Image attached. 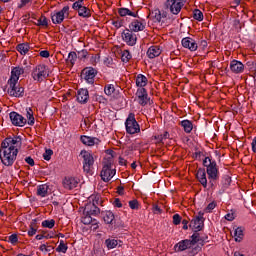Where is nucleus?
<instances>
[{
	"mask_svg": "<svg viewBox=\"0 0 256 256\" xmlns=\"http://www.w3.org/2000/svg\"><path fill=\"white\" fill-rule=\"evenodd\" d=\"M21 147V137H8L3 140L0 148V159L5 167H12Z\"/></svg>",
	"mask_w": 256,
	"mask_h": 256,
	"instance_id": "obj_1",
	"label": "nucleus"
},
{
	"mask_svg": "<svg viewBox=\"0 0 256 256\" xmlns=\"http://www.w3.org/2000/svg\"><path fill=\"white\" fill-rule=\"evenodd\" d=\"M203 165L206 167L208 179H219V166H217V162L213 158L205 157Z\"/></svg>",
	"mask_w": 256,
	"mask_h": 256,
	"instance_id": "obj_2",
	"label": "nucleus"
},
{
	"mask_svg": "<svg viewBox=\"0 0 256 256\" xmlns=\"http://www.w3.org/2000/svg\"><path fill=\"white\" fill-rule=\"evenodd\" d=\"M31 76L37 83H43V81L49 77V67L44 64H39L32 70Z\"/></svg>",
	"mask_w": 256,
	"mask_h": 256,
	"instance_id": "obj_3",
	"label": "nucleus"
},
{
	"mask_svg": "<svg viewBox=\"0 0 256 256\" xmlns=\"http://www.w3.org/2000/svg\"><path fill=\"white\" fill-rule=\"evenodd\" d=\"M80 155L83 159L82 165L84 173H91L93 165H95V158L93 157V154L87 150H82Z\"/></svg>",
	"mask_w": 256,
	"mask_h": 256,
	"instance_id": "obj_4",
	"label": "nucleus"
},
{
	"mask_svg": "<svg viewBox=\"0 0 256 256\" xmlns=\"http://www.w3.org/2000/svg\"><path fill=\"white\" fill-rule=\"evenodd\" d=\"M89 201H93V203L89 202L85 205L83 215H99V207H97L99 204V196H91Z\"/></svg>",
	"mask_w": 256,
	"mask_h": 256,
	"instance_id": "obj_5",
	"label": "nucleus"
},
{
	"mask_svg": "<svg viewBox=\"0 0 256 256\" xmlns=\"http://www.w3.org/2000/svg\"><path fill=\"white\" fill-rule=\"evenodd\" d=\"M126 132L129 135H135V133H139L141 131V127H139V123L135 120V114H129L128 118L125 122Z\"/></svg>",
	"mask_w": 256,
	"mask_h": 256,
	"instance_id": "obj_6",
	"label": "nucleus"
},
{
	"mask_svg": "<svg viewBox=\"0 0 256 256\" xmlns=\"http://www.w3.org/2000/svg\"><path fill=\"white\" fill-rule=\"evenodd\" d=\"M166 9H169L173 15H179L185 5V0H166L164 3Z\"/></svg>",
	"mask_w": 256,
	"mask_h": 256,
	"instance_id": "obj_7",
	"label": "nucleus"
},
{
	"mask_svg": "<svg viewBox=\"0 0 256 256\" xmlns=\"http://www.w3.org/2000/svg\"><path fill=\"white\" fill-rule=\"evenodd\" d=\"M18 82L8 81L7 93L10 97H23L25 95V88L17 84Z\"/></svg>",
	"mask_w": 256,
	"mask_h": 256,
	"instance_id": "obj_8",
	"label": "nucleus"
},
{
	"mask_svg": "<svg viewBox=\"0 0 256 256\" xmlns=\"http://www.w3.org/2000/svg\"><path fill=\"white\" fill-rule=\"evenodd\" d=\"M115 173H117V170L113 169L111 163H107L103 166L100 176L104 183H109L115 177Z\"/></svg>",
	"mask_w": 256,
	"mask_h": 256,
	"instance_id": "obj_9",
	"label": "nucleus"
},
{
	"mask_svg": "<svg viewBox=\"0 0 256 256\" xmlns=\"http://www.w3.org/2000/svg\"><path fill=\"white\" fill-rule=\"evenodd\" d=\"M65 17H69V6H64L60 11L52 14V23H54V25H60L62 21H65Z\"/></svg>",
	"mask_w": 256,
	"mask_h": 256,
	"instance_id": "obj_10",
	"label": "nucleus"
},
{
	"mask_svg": "<svg viewBox=\"0 0 256 256\" xmlns=\"http://www.w3.org/2000/svg\"><path fill=\"white\" fill-rule=\"evenodd\" d=\"M122 39L130 47L137 45V35H135V33H133L132 30H129V29L124 30L122 32Z\"/></svg>",
	"mask_w": 256,
	"mask_h": 256,
	"instance_id": "obj_11",
	"label": "nucleus"
},
{
	"mask_svg": "<svg viewBox=\"0 0 256 256\" xmlns=\"http://www.w3.org/2000/svg\"><path fill=\"white\" fill-rule=\"evenodd\" d=\"M136 99L139 105L145 107V105H147V103H149L150 101L149 94H147V90L145 88H138L136 92Z\"/></svg>",
	"mask_w": 256,
	"mask_h": 256,
	"instance_id": "obj_12",
	"label": "nucleus"
},
{
	"mask_svg": "<svg viewBox=\"0 0 256 256\" xmlns=\"http://www.w3.org/2000/svg\"><path fill=\"white\" fill-rule=\"evenodd\" d=\"M9 115L10 121L16 127H25V125H27V119H25V117H23L21 114L17 112H11Z\"/></svg>",
	"mask_w": 256,
	"mask_h": 256,
	"instance_id": "obj_13",
	"label": "nucleus"
},
{
	"mask_svg": "<svg viewBox=\"0 0 256 256\" xmlns=\"http://www.w3.org/2000/svg\"><path fill=\"white\" fill-rule=\"evenodd\" d=\"M154 23H159L163 26L167 23V12H161V10L156 9L151 13Z\"/></svg>",
	"mask_w": 256,
	"mask_h": 256,
	"instance_id": "obj_14",
	"label": "nucleus"
},
{
	"mask_svg": "<svg viewBox=\"0 0 256 256\" xmlns=\"http://www.w3.org/2000/svg\"><path fill=\"white\" fill-rule=\"evenodd\" d=\"M203 212H199L198 216L195 217L191 222H190V229H193V231H201L203 229V223L205 221V218H203Z\"/></svg>",
	"mask_w": 256,
	"mask_h": 256,
	"instance_id": "obj_15",
	"label": "nucleus"
},
{
	"mask_svg": "<svg viewBox=\"0 0 256 256\" xmlns=\"http://www.w3.org/2000/svg\"><path fill=\"white\" fill-rule=\"evenodd\" d=\"M189 249H193V242H191L189 239L181 240L174 246V251H176V253H181Z\"/></svg>",
	"mask_w": 256,
	"mask_h": 256,
	"instance_id": "obj_16",
	"label": "nucleus"
},
{
	"mask_svg": "<svg viewBox=\"0 0 256 256\" xmlns=\"http://www.w3.org/2000/svg\"><path fill=\"white\" fill-rule=\"evenodd\" d=\"M82 75L86 82H88L90 85H93L95 83V76L97 75V70L94 68H85L82 71Z\"/></svg>",
	"mask_w": 256,
	"mask_h": 256,
	"instance_id": "obj_17",
	"label": "nucleus"
},
{
	"mask_svg": "<svg viewBox=\"0 0 256 256\" xmlns=\"http://www.w3.org/2000/svg\"><path fill=\"white\" fill-rule=\"evenodd\" d=\"M230 71L236 75H239V73H243V71H245V65L239 60H232L230 62Z\"/></svg>",
	"mask_w": 256,
	"mask_h": 256,
	"instance_id": "obj_18",
	"label": "nucleus"
},
{
	"mask_svg": "<svg viewBox=\"0 0 256 256\" xmlns=\"http://www.w3.org/2000/svg\"><path fill=\"white\" fill-rule=\"evenodd\" d=\"M182 46L185 49H189V51H197V49H198L197 42L195 40H193V38H191V37L183 38Z\"/></svg>",
	"mask_w": 256,
	"mask_h": 256,
	"instance_id": "obj_19",
	"label": "nucleus"
},
{
	"mask_svg": "<svg viewBox=\"0 0 256 256\" xmlns=\"http://www.w3.org/2000/svg\"><path fill=\"white\" fill-rule=\"evenodd\" d=\"M77 185H79V181L76 178L66 177L63 180L64 189H68L69 191H71V189H75V187H77Z\"/></svg>",
	"mask_w": 256,
	"mask_h": 256,
	"instance_id": "obj_20",
	"label": "nucleus"
},
{
	"mask_svg": "<svg viewBox=\"0 0 256 256\" xmlns=\"http://www.w3.org/2000/svg\"><path fill=\"white\" fill-rule=\"evenodd\" d=\"M23 73H25V69H23L21 67L13 68L11 71V77L9 78L8 81L19 83V77H21V75H23Z\"/></svg>",
	"mask_w": 256,
	"mask_h": 256,
	"instance_id": "obj_21",
	"label": "nucleus"
},
{
	"mask_svg": "<svg viewBox=\"0 0 256 256\" xmlns=\"http://www.w3.org/2000/svg\"><path fill=\"white\" fill-rule=\"evenodd\" d=\"M196 177L199 183H201L202 187H204V189H207V172H205V169L199 168L196 173Z\"/></svg>",
	"mask_w": 256,
	"mask_h": 256,
	"instance_id": "obj_22",
	"label": "nucleus"
},
{
	"mask_svg": "<svg viewBox=\"0 0 256 256\" xmlns=\"http://www.w3.org/2000/svg\"><path fill=\"white\" fill-rule=\"evenodd\" d=\"M130 31H134V33H139V31H143L145 29V23L141 20H134L129 25Z\"/></svg>",
	"mask_w": 256,
	"mask_h": 256,
	"instance_id": "obj_23",
	"label": "nucleus"
},
{
	"mask_svg": "<svg viewBox=\"0 0 256 256\" xmlns=\"http://www.w3.org/2000/svg\"><path fill=\"white\" fill-rule=\"evenodd\" d=\"M77 101L78 103H86L89 101V90L83 88L78 90Z\"/></svg>",
	"mask_w": 256,
	"mask_h": 256,
	"instance_id": "obj_24",
	"label": "nucleus"
},
{
	"mask_svg": "<svg viewBox=\"0 0 256 256\" xmlns=\"http://www.w3.org/2000/svg\"><path fill=\"white\" fill-rule=\"evenodd\" d=\"M80 141L83 145H87L88 147H93V145H97L99 143V139L91 136H81Z\"/></svg>",
	"mask_w": 256,
	"mask_h": 256,
	"instance_id": "obj_25",
	"label": "nucleus"
},
{
	"mask_svg": "<svg viewBox=\"0 0 256 256\" xmlns=\"http://www.w3.org/2000/svg\"><path fill=\"white\" fill-rule=\"evenodd\" d=\"M147 55L149 59H155V57L161 55V48L159 46H151L147 51Z\"/></svg>",
	"mask_w": 256,
	"mask_h": 256,
	"instance_id": "obj_26",
	"label": "nucleus"
},
{
	"mask_svg": "<svg viewBox=\"0 0 256 256\" xmlns=\"http://www.w3.org/2000/svg\"><path fill=\"white\" fill-rule=\"evenodd\" d=\"M103 219L106 225H113L115 223V214L111 211H105L103 212Z\"/></svg>",
	"mask_w": 256,
	"mask_h": 256,
	"instance_id": "obj_27",
	"label": "nucleus"
},
{
	"mask_svg": "<svg viewBox=\"0 0 256 256\" xmlns=\"http://www.w3.org/2000/svg\"><path fill=\"white\" fill-rule=\"evenodd\" d=\"M148 81L147 77L143 74H138L136 76V85L137 87H140V89H144L143 87H146Z\"/></svg>",
	"mask_w": 256,
	"mask_h": 256,
	"instance_id": "obj_28",
	"label": "nucleus"
},
{
	"mask_svg": "<svg viewBox=\"0 0 256 256\" xmlns=\"http://www.w3.org/2000/svg\"><path fill=\"white\" fill-rule=\"evenodd\" d=\"M246 67L249 71L250 77H253V79L256 81V63L253 61H248L246 63Z\"/></svg>",
	"mask_w": 256,
	"mask_h": 256,
	"instance_id": "obj_29",
	"label": "nucleus"
},
{
	"mask_svg": "<svg viewBox=\"0 0 256 256\" xmlns=\"http://www.w3.org/2000/svg\"><path fill=\"white\" fill-rule=\"evenodd\" d=\"M180 125L186 133H191L193 131V122H191V120H182Z\"/></svg>",
	"mask_w": 256,
	"mask_h": 256,
	"instance_id": "obj_30",
	"label": "nucleus"
},
{
	"mask_svg": "<svg viewBox=\"0 0 256 256\" xmlns=\"http://www.w3.org/2000/svg\"><path fill=\"white\" fill-rule=\"evenodd\" d=\"M16 49L18 52H20V54L27 55V53H29V49H31V46H29V43H22L18 44Z\"/></svg>",
	"mask_w": 256,
	"mask_h": 256,
	"instance_id": "obj_31",
	"label": "nucleus"
},
{
	"mask_svg": "<svg viewBox=\"0 0 256 256\" xmlns=\"http://www.w3.org/2000/svg\"><path fill=\"white\" fill-rule=\"evenodd\" d=\"M47 193H49V185L42 184L38 186L37 195H39L40 197H47Z\"/></svg>",
	"mask_w": 256,
	"mask_h": 256,
	"instance_id": "obj_32",
	"label": "nucleus"
},
{
	"mask_svg": "<svg viewBox=\"0 0 256 256\" xmlns=\"http://www.w3.org/2000/svg\"><path fill=\"white\" fill-rule=\"evenodd\" d=\"M118 13L120 17H127V15H129L130 17H137V13L132 12L131 10H129V8H120L118 10Z\"/></svg>",
	"mask_w": 256,
	"mask_h": 256,
	"instance_id": "obj_33",
	"label": "nucleus"
},
{
	"mask_svg": "<svg viewBox=\"0 0 256 256\" xmlns=\"http://www.w3.org/2000/svg\"><path fill=\"white\" fill-rule=\"evenodd\" d=\"M37 233V220H32L28 230V236L33 237Z\"/></svg>",
	"mask_w": 256,
	"mask_h": 256,
	"instance_id": "obj_34",
	"label": "nucleus"
},
{
	"mask_svg": "<svg viewBox=\"0 0 256 256\" xmlns=\"http://www.w3.org/2000/svg\"><path fill=\"white\" fill-rule=\"evenodd\" d=\"M78 15H79V17H84V18L91 17V10L89 8H87L86 6H82L78 10Z\"/></svg>",
	"mask_w": 256,
	"mask_h": 256,
	"instance_id": "obj_35",
	"label": "nucleus"
},
{
	"mask_svg": "<svg viewBox=\"0 0 256 256\" xmlns=\"http://www.w3.org/2000/svg\"><path fill=\"white\" fill-rule=\"evenodd\" d=\"M105 245L107 249H115L119 245V242L115 239L108 238L105 240Z\"/></svg>",
	"mask_w": 256,
	"mask_h": 256,
	"instance_id": "obj_36",
	"label": "nucleus"
},
{
	"mask_svg": "<svg viewBox=\"0 0 256 256\" xmlns=\"http://www.w3.org/2000/svg\"><path fill=\"white\" fill-rule=\"evenodd\" d=\"M35 25H37V27H49V22L47 20V17H45L44 15H42L37 22L35 23Z\"/></svg>",
	"mask_w": 256,
	"mask_h": 256,
	"instance_id": "obj_37",
	"label": "nucleus"
},
{
	"mask_svg": "<svg viewBox=\"0 0 256 256\" xmlns=\"http://www.w3.org/2000/svg\"><path fill=\"white\" fill-rule=\"evenodd\" d=\"M76 61H77V53L74 51L70 52L68 54V58L66 59V63H70V65L73 67Z\"/></svg>",
	"mask_w": 256,
	"mask_h": 256,
	"instance_id": "obj_38",
	"label": "nucleus"
},
{
	"mask_svg": "<svg viewBox=\"0 0 256 256\" xmlns=\"http://www.w3.org/2000/svg\"><path fill=\"white\" fill-rule=\"evenodd\" d=\"M234 238L235 241H237L238 243H240V241H243V229L241 227H238L234 231Z\"/></svg>",
	"mask_w": 256,
	"mask_h": 256,
	"instance_id": "obj_39",
	"label": "nucleus"
},
{
	"mask_svg": "<svg viewBox=\"0 0 256 256\" xmlns=\"http://www.w3.org/2000/svg\"><path fill=\"white\" fill-rule=\"evenodd\" d=\"M67 249H69V247L67 246V244H65L63 240H61L60 244L56 248V251L57 253H67Z\"/></svg>",
	"mask_w": 256,
	"mask_h": 256,
	"instance_id": "obj_40",
	"label": "nucleus"
},
{
	"mask_svg": "<svg viewBox=\"0 0 256 256\" xmlns=\"http://www.w3.org/2000/svg\"><path fill=\"white\" fill-rule=\"evenodd\" d=\"M53 249H54L53 246L49 245V243L42 244L39 247V251H41L42 253H51Z\"/></svg>",
	"mask_w": 256,
	"mask_h": 256,
	"instance_id": "obj_41",
	"label": "nucleus"
},
{
	"mask_svg": "<svg viewBox=\"0 0 256 256\" xmlns=\"http://www.w3.org/2000/svg\"><path fill=\"white\" fill-rule=\"evenodd\" d=\"M131 57V52H129V50H124L122 52L121 59L123 63H129V61H131Z\"/></svg>",
	"mask_w": 256,
	"mask_h": 256,
	"instance_id": "obj_42",
	"label": "nucleus"
},
{
	"mask_svg": "<svg viewBox=\"0 0 256 256\" xmlns=\"http://www.w3.org/2000/svg\"><path fill=\"white\" fill-rule=\"evenodd\" d=\"M93 217L90 214H83L81 222L84 225H91L93 223Z\"/></svg>",
	"mask_w": 256,
	"mask_h": 256,
	"instance_id": "obj_43",
	"label": "nucleus"
},
{
	"mask_svg": "<svg viewBox=\"0 0 256 256\" xmlns=\"http://www.w3.org/2000/svg\"><path fill=\"white\" fill-rule=\"evenodd\" d=\"M199 241H201V236L199 233H197V231H195V233L191 236L190 242H192V246L195 247Z\"/></svg>",
	"mask_w": 256,
	"mask_h": 256,
	"instance_id": "obj_44",
	"label": "nucleus"
},
{
	"mask_svg": "<svg viewBox=\"0 0 256 256\" xmlns=\"http://www.w3.org/2000/svg\"><path fill=\"white\" fill-rule=\"evenodd\" d=\"M82 7H85V1L83 0H78L72 5V9H74V11H79Z\"/></svg>",
	"mask_w": 256,
	"mask_h": 256,
	"instance_id": "obj_45",
	"label": "nucleus"
},
{
	"mask_svg": "<svg viewBox=\"0 0 256 256\" xmlns=\"http://www.w3.org/2000/svg\"><path fill=\"white\" fill-rule=\"evenodd\" d=\"M104 93L106 95H112L115 93V86L113 84H108L104 88Z\"/></svg>",
	"mask_w": 256,
	"mask_h": 256,
	"instance_id": "obj_46",
	"label": "nucleus"
},
{
	"mask_svg": "<svg viewBox=\"0 0 256 256\" xmlns=\"http://www.w3.org/2000/svg\"><path fill=\"white\" fill-rule=\"evenodd\" d=\"M42 227H46L47 229H53V227H55V221L53 219L44 220L42 222Z\"/></svg>",
	"mask_w": 256,
	"mask_h": 256,
	"instance_id": "obj_47",
	"label": "nucleus"
},
{
	"mask_svg": "<svg viewBox=\"0 0 256 256\" xmlns=\"http://www.w3.org/2000/svg\"><path fill=\"white\" fill-rule=\"evenodd\" d=\"M193 18L196 19V21H203V12L199 9L194 10Z\"/></svg>",
	"mask_w": 256,
	"mask_h": 256,
	"instance_id": "obj_48",
	"label": "nucleus"
},
{
	"mask_svg": "<svg viewBox=\"0 0 256 256\" xmlns=\"http://www.w3.org/2000/svg\"><path fill=\"white\" fill-rule=\"evenodd\" d=\"M31 3H33V0H20L17 7L23 9L24 7H29Z\"/></svg>",
	"mask_w": 256,
	"mask_h": 256,
	"instance_id": "obj_49",
	"label": "nucleus"
},
{
	"mask_svg": "<svg viewBox=\"0 0 256 256\" xmlns=\"http://www.w3.org/2000/svg\"><path fill=\"white\" fill-rule=\"evenodd\" d=\"M27 119H28V125H35V117H33V112L31 109L27 111Z\"/></svg>",
	"mask_w": 256,
	"mask_h": 256,
	"instance_id": "obj_50",
	"label": "nucleus"
},
{
	"mask_svg": "<svg viewBox=\"0 0 256 256\" xmlns=\"http://www.w3.org/2000/svg\"><path fill=\"white\" fill-rule=\"evenodd\" d=\"M222 185H223L224 189H227V187H229L231 185V177L224 176L222 179Z\"/></svg>",
	"mask_w": 256,
	"mask_h": 256,
	"instance_id": "obj_51",
	"label": "nucleus"
},
{
	"mask_svg": "<svg viewBox=\"0 0 256 256\" xmlns=\"http://www.w3.org/2000/svg\"><path fill=\"white\" fill-rule=\"evenodd\" d=\"M53 155V150L47 149L43 154V159L45 161H51V156Z\"/></svg>",
	"mask_w": 256,
	"mask_h": 256,
	"instance_id": "obj_52",
	"label": "nucleus"
},
{
	"mask_svg": "<svg viewBox=\"0 0 256 256\" xmlns=\"http://www.w3.org/2000/svg\"><path fill=\"white\" fill-rule=\"evenodd\" d=\"M216 207H217V202L213 201L207 205V207L205 208V212L211 213V211H213V209H215Z\"/></svg>",
	"mask_w": 256,
	"mask_h": 256,
	"instance_id": "obj_53",
	"label": "nucleus"
},
{
	"mask_svg": "<svg viewBox=\"0 0 256 256\" xmlns=\"http://www.w3.org/2000/svg\"><path fill=\"white\" fill-rule=\"evenodd\" d=\"M152 211L154 215H161V213H163V209H161V207H159L157 204L153 205Z\"/></svg>",
	"mask_w": 256,
	"mask_h": 256,
	"instance_id": "obj_54",
	"label": "nucleus"
},
{
	"mask_svg": "<svg viewBox=\"0 0 256 256\" xmlns=\"http://www.w3.org/2000/svg\"><path fill=\"white\" fill-rule=\"evenodd\" d=\"M173 224L174 225H180L181 224V215L174 214L173 215Z\"/></svg>",
	"mask_w": 256,
	"mask_h": 256,
	"instance_id": "obj_55",
	"label": "nucleus"
},
{
	"mask_svg": "<svg viewBox=\"0 0 256 256\" xmlns=\"http://www.w3.org/2000/svg\"><path fill=\"white\" fill-rule=\"evenodd\" d=\"M130 209H139V202L137 200H131L129 202Z\"/></svg>",
	"mask_w": 256,
	"mask_h": 256,
	"instance_id": "obj_56",
	"label": "nucleus"
},
{
	"mask_svg": "<svg viewBox=\"0 0 256 256\" xmlns=\"http://www.w3.org/2000/svg\"><path fill=\"white\" fill-rule=\"evenodd\" d=\"M88 54L89 53L87 52V50H81L80 52H78V58L79 59H86Z\"/></svg>",
	"mask_w": 256,
	"mask_h": 256,
	"instance_id": "obj_57",
	"label": "nucleus"
},
{
	"mask_svg": "<svg viewBox=\"0 0 256 256\" xmlns=\"http://www.w3.org/2000/svg\"><path fill=\"white\" fill-rule=\"evenodd\" d=\"M8 239H9V242L12 244H15V243H17V241H19L17 234L10 235Z\"/></svg>",
	"mask_w": 256,
	"mask_h": 256,
	"instance_id": "obj_58",
	"label": "nucleus"
},
{
	"mask_svg": "<svg viewBox=\"0 0 256 256\" xmlns=\"http://www.w3.org/2000/svg\"><path fill=\"white\" fill-rule=\"evenodd\" d=\"M90 225V229H92V231H97V229H99V223L97 222V220H93V222Z\"/></svg>",
	"mask_w": 256,
	"mask_h": 256,
	"instance_id": "obj_59",
	"label": "nucleus"
},
{
	"mask_svg": "<svg viewBox=\"0 0 256 256\" xmlns=\"http://www.w3.org/2000/svg\"><path fill=\"white\" fill-rule=\"evenodd\" d=\"M114 207H118V209H121L123 207V204L121 203V200L119 198H116L113 203Z\"/></svg>",
	"mask_w": 256,
	"mask_h": 256,
	"instance_id": "obj_60",
	"label": "nucleus"
},
{
	"mask_svg": "<svg viewBox=\"0 0 256 256\" xmlns=\"http://www.w3.org/2000/svg\"><path fill=\"white\" fill-rule=\"evenodd\" d=\"M40 57H43L44 59H49V51L47 50L40 51Z\"/></svg>",
	"mask_w": 256,
	"mask_h": 256,
	"instance_id": "obj_61",
	"label": "nucleus"
},
{
	"mask_svg": "<svg viewBox=\"0 0 256 256\" xmlns=\"http://www.w3.org/2000/svg\"><path fill=\"white\" fill-rule=\"evenodd\" d=\"M209 180V185H210V189H215V182L218 180V179H213V178H208Z\"/></svg>",
	"mask_w": 256,
	"mask_h": 256,
	"instance_id": "obj_62",
	"label": "nucleus"
},
{
	"mask_svg": "<svg viewBox=\"0 0 256 256\" xmlns=\"http://www.w3.org/2000/svg\"><path fill=\"white\" fill-rule=\"evenodd\" d=\"M226 221H233L235 219V214L233 213H228L225 215Z\"/></svg>",
	"mask_w": 256,
	"mask_h": 256,
	"instance_id": "obj_63",
	"label": "nucleus"
},
{
	"mask_svg": "<svg viewBox=\"0 0 256 256\" xmlns=\"http://www.w3.org/2000/svg\"><path fill=\"white\" fill-rule=\"evenodd\" d=\"M251 145H252V151H253V153H256V137H254V139H253Z\"/></svg>",
	"mask_w": 256,
	"mask_h": 256,
	"instance_id": "obj_64",
	"label": "nucleus"
}]
</instances>
